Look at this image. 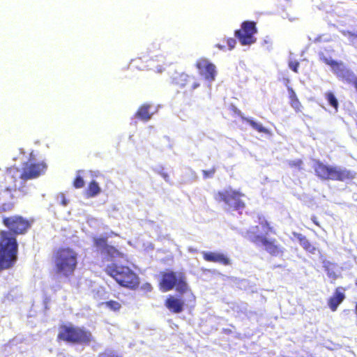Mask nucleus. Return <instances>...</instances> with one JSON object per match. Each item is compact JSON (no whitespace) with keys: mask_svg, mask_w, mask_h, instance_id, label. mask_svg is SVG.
<instances>
[{"mask_svg":"<svg viewBox=\"0 0 357 357\" xmlns=\"http://www.w3.org/2000/svg\"><path fill=\"white\" fill-rule=\"evenodd\" d=\"M61 204L63 206H66L68 204V201L66 199V198L63 196H62Z\"/></svg>","mask_w":357,"mask_h":357,"instance_id":"e433bc0d","label":"nucleus"},{"mask_svg":"<svg viewBox=\"0 0 357 357\" xmlns=\"http://www.w3.org/2000/svg\"><path fill=\"white\" fill-rule=\"evenodd\" d=\"M17 243L6 231H0V270L13 266L17 259Z\"/></svg>","mask_w":357,"mask_h":357,"instance_id":"20e7f679","label":"nucleus"},{"mask_svg":"<svg viewBox=\"0 0 357 357\" xmlns=\"http://www.w3.org/2000/svg\"><path fill=\"white\" fill-rule=\"evenodd\" d=\"M264 222V220H262V223ZM271 230L270 227L267 225H264L262 224V231H253L255 234L252 238V241L255 243L257 245H261L265 248V249L271 255H276L280 252L279 248L277 245L275 244L273 241H268L265 236L268 234V232Z\"/></svg>","mask_w":357,"mask_h":357,"instance_id":"9b49d317","label":"nucleus"},{"mask_svg":"<svg viewBox=\"0 0 357 357\" xmlns=\"http://www.w3.org/2000/svg\"><path fill=\"white\" fill-rule=\"evenodd\" d=\"M243 196L239 192L229 188L218 192L215 197L218 202H224L229 208L238 210L244 207V203L241 199Z\"/></svg>","mask_w":357,"mask_h":357,"instance_id":"1a4fd4ad","label":"nucleus"},{"mask_svg":"<svg viewBox=\"0 0 357 357\" xmlns=\"http://www.w3.org/2000/svg\"><path fill=\"white\" fill-rule=\"evenodd\" d=\"M312 220L313 221V222H314L315 225H319V223H318V222L317 221L316 218L313 217V218H312Z\"/></svg>","mask_w":357,"mask_h":357,"instance_id":"ea45409f","label":"nucleus"},{"mask_svg":"<svg viewBox=\"0 0 357 357\" xmlns=\"http://www.w3.org/2000/svg\"><path fill=\"white\" fill-rule=\"evenodd\" d=\"M3 224L14 234L26 233L31 227L32 221L20 215H13L3 218Z\"/></svg>","mask_w":357,"mask_h":357,"instance_id":"9d476101","label":"nucleus"},{"mask_svg":"<svg viewBox=\"0 0 357 357\" xmlns=\"http://www.w3.org/2000/svg\"><path fill=\"white\" fill-rule=\"evenodd\" d=\"M47 166L44 162H35L27 161L23 163L19 178L22 181L35 179L46 172Z\"/></svg>","mask_w":357,"mask_h":357,"instance_id":"6e6552de","label":"nucleus"},{"mask_svg":"<svg viewBox=\"0 0 357 357\" xmlns=\"http://www.w3.org/2000/svg\"><path fill=\"white\" fill-rule=\"evenodd\" d=\"M204 259L208 261L219 262L225 265L229 264V259L223 254L219 252H203Z\"/></svg>","mask_w":357,"mask_h":357,"instance_id":"dca6fc26","label":"nucleus"},{"mask_svg":"<svg viewBox=\"0 0 357 357\" xmlns=\"http://www.w3.org/2000/svg\"><path fill=\"white\" fill-rule=\"evenodd\" d=\"M199 86V84L198 82H195L192 84V89H197Z\"/></svg>","mask_w":357,"mask_h":357,"instance_id":"58836bf2","label":"nucleus"},{"mask_svg":"<svg viewBox=\"0 0 357 357\" xmlns=\"http://www.w3.org/2000/svg\"><path fill=\"white\" fill-rule=\"evenodd\" d=\"M154 70L155 71H157L158 73H161L162 71V67L161 65H158V66H155Z\"/></svg>","mask_w":357,"mask_h":357,"instance_id":"c9c22d12","label":"nucleus"},{"mask_svg":"<svg viewBox=\"0 0 357 357\" xmlns=\"http://www.w3.org/2000/svg\"><path fill=\"white\" fill-rule=\"evenodd\" d=\"M314 170L318 176L323 179H331L344 181L354 178L353 172L340 167H330L317 162Z\"/></svg>","mask_w":357,"mask_h":357,"instance_id":"423d86ee","label":"nucleus"},{"mask_svg":"<svg viewBox=\"0 0 357 357\" xmlns=\"http://www.w3.org/2000/svg\"><path fill=\"white\" fill-rule=\"evenodd\" d=\"M326 98L328 103L335 109V112L337 111L338 101L332 92H327L326 93Z\"/></svg>","mask_w":357,"mask_h":357,"instance_id":"5701e85b","label":"nucleus"},{"mask_svg":"<svg viewBox=\"0 0 357 357\" xmlns=\"http://www.w3.org/2000/svg\"><path fill=\"white\" fill-rule=\"evenodd\" d=\"M162 176L163 177V178L166 181H168L169 180V176L167 174L165 173H162Z\"/></svg>","mask_w":357,"mask_h":357,"instance_id":"4c0bfd02","label":"nucleus"},{"mask_svg":"<svg viewBox=\"0 0 357 357\" xmlns=\"http://www.w3.org/2000/svg\"><path fill=\"white\" fill-rule=\"evenodd\" d=\"M107 196H104V199H102V203H105L106 202Z\"/></svg>","mask_w":357,"mask_h":357,"instance_id":"79ce46f5","label":"nucleus"},{"mask_svg":"<svg viewBox=\"0 0 357 357\" xmlns=\"http://www.w3.org/2000/svg\"><path fill=\"white\" fill-rule=\"evenodd\" d=\"M294 235L299 241V243L303 249L312 254H315L317 248L310 243V242L305 238V236H303L302 234L295 233Z\"/></svg>","mask_w":357,"mask_h":357,"instance_id":"6ab92c4d","label":"nucleus"},{"mask_svg":"<svg viewBox=\"0 0 357 357\" xmlns=\"http://www.w3.org/2000/svg\"><path fill=\"white\" fill-rule=\"evenodd\" d=\"M94 241L96 245L98 248L102 249L104 253H106L113 261L106 267L107 274L122 287L130 289L137 287L139 284L137 275L128 266L121 265L126 260L123 255L115 248L107 245L104 238H95Z\"/></svg>","mask_w":357,"mask_h":357,"instance_id":"f257e3e1","label":"nucleus"},{"mask_svg":"<svg viewBox=\"0 0 357 357\" xmlns=\"http://www.w3.org/2000/svg\"><path fill=\"white\" fill-rule=\"evenodd\" d=\"M181 78L182 80L187 81V79H190L191 77L185 74L181 75Z\"/></svg>","mask_w":357,"mask_h":357,"instance_id":"f704fd0d","label":"nucleus"},{"mask_svg":"<svg viewBox=\"0 0 357 357\" xmlns=\"http://www.w3.org/2000/svg\"><path fill=\"white\" fill-rule=\"evenodd\" d=\"M19 190L23 191V190L21 188H19Z\"/></svg>","mask_w":357,"mask_h":357,"instance_id":"37998d69","label":"nucleus"},{"mask_svg":"<svg viewBox=\"0 0 357 357\" xmlns=\"http://www.w3.org/2000/svg\"><path fill=\"white\" fill-rule=\"evenodd\" d=\"M19 169L12 167L0 176V210L10 211L14 206V192L17 190Z\"/></svg>","mask_w":357,"mask_h":357,"instance_id":"7ed1b4c3","label":"nucleus"},{"mask_svg":"<svg viewBox=\"0 0 357 357\" xmlns=\"http://www.w3.org/2000/svg\"><path fill=\"white\" fill-rule=\"evenodd\" d=\"M299 66V63L297 62V61H290L289 62V67L294 72L297 73L298 72V67Z\"/></svg>","mask_w":357,"mask_h":357,"instance_id":"a878e982","label":"nucleus"},{"mask_svg":"<svg viewBox=\"0 0 357 357\" xmlns=\"http://www.w3.org/2000/svg\"><path fill=\"white\" fill-rule=\"evenodd\" d=\"M257 33V28L253 22L246 21L241 25V29L235 32L236 37L238 38L243 45H250L256 42L255 34Z\"/></svg>","mask_w":357,"mask_h":357,"instance_id":"f8f14e48","label":"nucleus"},{"mask_svg":"<svg viewBox=\"0 0 357 357\" xmlns=\"http://www.w3.org/2000/svg\"><path fill=\"white\" fill-rule=\"evenodd\" d=\"M344 299V289L339 287L336 289L334 295L328 301V305L331 310L335 311L337 308V306L343 301Z\"/></svg>","mask_w":357,"mask_h":357,"instance_id":"f3484780","label":"nucleus"},{"mask_svg":"<svg viewBox=\"0 0 357 357\" xmlns=\"http://www.w3.org/2000/svg\"><path fill=\"white\" fill-rule=\"evenodd\" d=\"M197 68L199 74L203 76L206 81L212 83L215 79L217 75L216 67L206 59H200L197 62Z\"/></svg>","mask_w":357,"mask_h":357,"instance_id":"ddd939ff","label":"nucleus"},{"mask_svg":"<svg viewBox=\"0 0 357 357\" xmlns=\"http://www.w3.org/2000/svg\"><path fill=\"white\" fill-rule=\"evenodd\" d=\"M78 264V254L70 247H60L52 255V270L60 278H70L74 275Z\"/></svg>","mask_w":357,"mask_h":357,"instance_id":"f03ea898","label":"nucleus"},{"mask_svg":"<svg viewBox=\"0 0 357 357\" xmlns=\"http://www.w3.org/2000/svg\"><path fill=\"white\" fill-rule=\"evenodd\" d=\"M98 357H121V356H119L115 354L114 353L109 352V353L101 354L100 355H99Z\"/></svg>","mask_w":357,"mask_h":357,"instance_id":"2f4dec72","label":"nucleus"},{"mask_svg":"<svg viewBox=\"0 0 357 357\" xmlns=\"http://www.w3.org/2000/svg\"><path fill=\"white\" fill-rule=\"evenodd\" d=\"M291 105L292 107L296 109V111H299L300 108L301 107L300 102L298 101V98H295V100H292L291 101Z\"/></svg>","mask_w":357,"mask_h":357,"instance_id":"bb28decb","label":"nucleus"},{"mask_svg":"<svg viewBox=\"0 0 357 357\" xmlns=\"http://www.w3.org/2000/svg\"><path fill=\"white\" fill-rule=\"evenodd\" d=\"M105 176L98 172H91V197L102 194L101 185L105 183Z\"/></svg>","mask_w":357,"mask_h":357,"instance_id":"4468645a","label":"nucleus"},{"mask_svg":"<svg viewBox=\"0 0 357 357\" xmlns=\"http://www.w3.org/2000/svg\"><path fill=\"white\" fill-rule=\"evenodd\" d=\"M101 307L108 308L110 310L116 312L119 311L121 308V304L116 301H109L107 302L102 303L100 304Z\"/></svg>","mask_w":357,"mask_h":357,"instance_id":"412c9836","label":"nucleus"},{"mask_svg":"<svg viewBox=\"0 0 357 357\" xmlns=\"http://www.w3.org/2000/svg\"><path fill=\"white\" fill-rule=\"evenodd\" d=\"M245 120L249 123V124L254 128L255 130H257L259 132H264V133H268V130L262 126L261 123H259L257 122H255L251 119H245Z\"/></svg>","mask_w":357,"mask_h":357,"instance_id":"4be33fe9","label":"nucleus"},{"mask_svg":"<svg viewBox=\"0 0 357 357\" xmlns=\"http://www.w3.org/2000/svg\"><path fill=\"white\" fill-rule=\"evenodd\" d=\"M160 285L164 291H169L174 287H176V291L181 294H184L188 291L185 278L182 273H165L162 275Z\"/></svg>","mask_w":357,"mask_h":357,"instance_id":"0eeeda50","label":"nucleus"},{"mask_svg":"<svg viewBox=\"0 0 357 357\" xmlns=\"http://www.w3.org/2000/svg\"><path fill=\"white\" fill-rule=\"evenodd\" d=\"M302 164V161L301 160H293V161H290L289 162V165L291 166V167H300V166Z\"/></svg>","mask_w":357,"mask_h":357,"instance_id":"7c9ffc66","label":"nucleus"},{"mask_svg":"<svg viewBox=\"0 0 357 357\" xmlns=\"http://www.w3.org/2000/svg\"><path fill=\"white\" fill-rule=\"evenodd\" d=\"M356 285H357V280H356Z\"/></svg>","mask_w":357,"mask_h":357,"instance_id":"a18cd8bd","label":"nucleus"},{"mask_svg":"<svg viewBox=\"0 0 357 357\" xmlns=\"http://www.w3.org/2000/svg\"><path fill=\"white\" fill-rule=\"evenodd\" d=\"M56 340L71 344H81L87 340V332L72 324H62L59 326Z\"/></svg>","mask_w":357,"mask_h":357,"instance_id":"39448f33","label":"nucleus"},{"mask_svg":"<svg viewBox=\"0 0 357 357\" xmlns=\"http://www.w3.org/2000/svg\"><path fill=\"white\" fill-rule=\"evenodd\" d=\"M217 47L220 49V50H223V46L220 45H218Z\"/></svg>","mask_w":357,"mask_h":357,"instance_id":"a19ab883","label":"nucleus"},{"mask_svg":"<svg viewBox=\"0 0 357 357\" xmlns=\"http://www.w3.org/2000/svg\"><path fill=\"white\" fill-rule=\"evenodd\" d=\"M157 61L160 63H164L165 57L162 55L157 56Z\"/></svg>","mask_w":357,"mask_h":357,"instance_id":"72a5a7b5","label":"nucleus"},{"mask_svg":"<svg viewBox=\"0 0 357 357\" xmlns=\"http://www.w3.org/2000/svg\"><path fill=\"white\" fill-rule=\"evenodd\" d=\"M152 109V106L149 105H144L139 108L138 112L136 113L135 116L143 121H148L154 113V111Z\"/></svg>","mask_w":357,"mask_h":357,"instance_id":"a211bd4d","label":"nucleus"},{"mask_svg":"<svg viewBox=\"0 0 357 357\" xmlns=\"http://www.w3.org/2000/svg\"><path fill=\"white\" fill-rule=\"evenodd\" d=\"M342 33L344 36L348 37L352 44L355 45L357 43V34L352 33L349 31H342Z\"/></svg>","mask_w":357,"mask_h":357,"instance_id":"393cba45","label":"nucleus"},{"mask_svg":"<svg viewBox=\"0 0 357 357\" xmlns=\"http://www.w3.org/2000/svg\"><path fill=\"white\" fill-rule=\"evenodd\" d=\"M289 91L291 101H292V100H295V98H297L295 92L291 89H289Z\"/></svg>","mask_w":357,"mask_h":357,"instance_id":"473e14b6","label":"nucleus"},{"mask_svg":"<svg viewBox=\"0 0 357 357\" xmlns=\"http://www.w3.org/2000/svg\"><path fill=\"white\" fill-rule=\"evenodd\" d=\"M215 173V169H212L211 170H203V174L204 178L211 177Z\"/></svg>","mask_w":357,"mask_h":357,"instance_id":"cd10ccee","label":"nucleus"},{"mask_svg":"<svg viewBox=\"0 0 357 357\" xmlns=\"http://www.w3.org/2000/svg\"><path fill=\"white\" fill-rule=\"evenodd\" d=\"M184 301L175 296H170L165 301L167 308L174 313H180L183 310Z\"/></svg>","mask_w":357,"mask_h":357,"instance_id":"2eb2a0df","label":"nucleus"},{"mask_svg":"<svg viewBox=\"0 0 357 357\" xmlns=\"http://www.w3.org/2000/svg\"><path fill=\"white\" fill-rule=\"evenodd\" d=\"M258 220H259V225H256L255 227H252L250 228V229L248 231V237L252 241V238H251V236H254L255 234L253 232V231H262V220H264V222H263V225H267L268 227H269L266 220L265 219L264 217L263 216H259L258 217Z\"/></svg>","mask_w":357,"mask_h":357,"instance_id":"aec40b11","label":"nucleus"},{"mask_svg":"<svg viewBox=\"0 0 357 357\" xmlns=\"http://www.w3.org/2000/svg\"><path fill=\"white\" fill-rule=\"evenodd\" d=\"M227 45L229 46V49L231 50H232L234 47H235V45H236V40L235 39H233V38H229L227 40Z\"/></svg>","mask_w":357,"mask_h":357,"instance_id":"c756f323","label":"nucleus"},{"mask_svg":"<svg viewBox=\"0 0 357 357\" xmlns=\"http://www.w3.org/2000/svg\"><path fill=\"white\" fill-rule=\"evenodd\" d=\"M189 250H190V251H192V250H193V249H192V248H189Z\"/></svg>","mask_w":357,"mask_h":357,"instance_id":"c03bdc74","label":"nucleus"},{"mask_svg":"<svg viewBox=\"0 0 357 357\" xmlns=\"http://www.w3.org/2000/svg\"><path fill=\"white\" fill-rule=\"evenodd\" d=\"M73 185L76 188H80L84 187V181L79 174L77 175V176L75 177L73 181Z\"/></svg>","mask_w":357,"mask_h":357,"instance_id":"b1692460","label":"nucleus"},{"mask_svg":"<svg viewBox=\"0 0 357 357\" xmlns=\"http://www.w3.org/2000/svg\"><path fill=\"white\" fill-rule=\"evenodd\" d=\"M141 289L144 291L149 292L152 290V286L149 283H145L142 285Z\"/></svg>","mask_w":357,"mask_h":357,"instance_id":"c85d7f7f","label":"nucleus"}]
</instances>
